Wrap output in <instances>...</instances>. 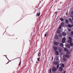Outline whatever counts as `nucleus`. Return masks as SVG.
I'll list each match as a JSON object with an SVG mask.
<instances>
[{
	"label": "nucleus",
	"instance_id": "1",
	"mask_svg": "<svg viewBox=\"0 0 73 73\" xmlns=\"http://www.w3.org/2000/svg\"><path fill=\"white\" fill-rule=\"evenodd\" d=\"M68 42L69 43H71L72 41V38L70 36H69L68 37Z\"/></svg>",
	"mask_w": 73,
	"mask_h": 73
},
{
	"label": "nucleus",
	"instance_id": "2",
	"mask_svg": "<svg viewBox=\"0 0 73 73\" xmlns=\"http://www.w3.org/2000/svg\"><path fill=\"white\" fill-rule=\"evenodd\" d=\"M57 70V68L56 67H54L52 68V72H56Z\"/></svg>",
	"mask_w": 73,
	"mask_h": 73
},
{
	"label": "nucleus",
	"instance_id": "3",
	"mask_svg": "<svg viewBox=\"0 0 73 73\" xmlns=\"http://www.w3.org/2000/svg\"><path fill=\"white\" fill-rule=\"evenodd\" d=\"M53 48L54 49V51H56L57 50L58 48L57 47H56V46H54L53 47Z\"/></svg>",
	"mask_w": 73,
	"mask_h": 73
},
{
	"label": "nucleus",
	"instance_id": "4",
	"mask_svg": "<svg viewBox=\"0 0 73 73\" xmlns=\"http://www.w3.org/2000/svg\"><path fill=\"white\" fill-rule=\"evenodd\" d=\"M65 40H66V38L64 37L62 38V43H64L65 42Z\"/></svg>",
	"mask_w": 73,
	"mask_h": 73
},
{
	"label": "nucleus",
	"instance_id": "5",
	"mask_svg": "<svg viewBox=\"0 0 73 73\" xmlns=\"http://www.w3.org/2000/svg\"><path fill=\"white\" fill-rule=\"evenodd\" d=\"M63 70V68L62 67H60L59 68V70L60 72H62Z\"/></svg>",
	"mask_w": 73,
	"mask_h": 73
},
{
	"label": "nucleus",
	"instance_id": "6",
	"mask_svg": "<svg viewBox=\"0 0 73 73\" xmlns=\"http://www.w3.org/2000/svg\"><path fill=\"white\" fill-rule=\"evenodd\" d=\"M40 12L39 11H38V13H37V16H40Z\"/></svg>",
	"mask_w": 73,
	"mask_h": 73
},
{
	"label": "nucleus",
	"instance_id": "7",
	"mask_svg": "<svg viewBox=\"0 0 73 73\" xmlns=\"http://www.w3.org/2000/svg\"><path fill=\"white\" fill-rule=\"evenodd\" d=\"M65 57H66V58H69L70 57V56L68 55H65Z\"/></svg>",
	"mask_w": 73,
	"mask_h": 73
},
{
	"label": "nucleus",
	"instance_id": "8",
	"mask_svg": "<svg viewBox=\"0 0 73 73\" xmlns=\"http://www.w3.org/2000/svg\"><path fill=\"white\" fill-rule=\"evenodd\" d=\"M53 64L54 65H57L58 64V62L55 61L54 62Z\"/></svg>",
	"mask_w": 73,
	"mask_h": 73
},
{
	"label": "nucleus",
	"instance_id": "9",
	"mask_svg": "<svg viewBox=\"0 0 73 73\" xmlns=\"http://www.w3.org/2000/svg\"><path fill=\"white\" fill-rule=\"evenodd\" d=\"M68 27H69V28H71V27H73V25H71L70 24H68Z\"/></svg>",
	"mask_w": 73,
	"mask_h": 73
},
{
	"label": "nucleus",
	"instance_id": "10",
	"mask_svg": "<svg viewBox=\"0 0 73 73\" xmlns=\"http://www.w3.org/2000/svg\"><path fill=\"white\" fill-rule=\"evenodd\" d=\"M55 39H58V36H57V35H56L55 36Z\"/></svg>",
	"mask_w": 73,
	"mask_h": 73
},
{
	"label": "nucleus",
	"instance_id": "11",
	"mask_svg": "<svg viewBox=\"0 0 73 73\" xmlns=\"http://www.w3.org/2000/svg\"><path fill=\"white\" fill-rule=\"evenodd\" d=\"M65 22L66 24H68V23L69 22V21H68V20L67 19H66L65 20Z\"/></svg>",
	"mask_w": 73,
	"mask_h": 73
},
{
	"label": "nucleus",
	"instance_id": "12",
	"mask_svg": "<svg viewBox=\"0 0 73 73\" xmlns=\"http://www.w3.org/2000/svg\"><path fill=\"white\" fill-rule=\"evenodd\" d=\"M60 31H61L60 30V29H58L57 31V33H60Z\"/></svg>",
	"mask_w": 73,
	"mask_h": 73
},
{
	"label": "nucleus",
	"instance_id": "13",
	"mask_svg": "<svg viewBox=\"0 0 73 73\" xmlns=\"http://www.w3.org/2000/svg\"><path fill=\"white\" fill-rule=\"evenodd\" d=\"M40 58H37V63H38L40 61Z\"/></svg>",
	"mask_w": 73,
	"mask_h": 73
},
{
	"label": "nucleus",
	"instance_id": "14",
	"mask_svg": "<svg viewBox=\"0 0 73 73\" xmlns=\"http://www.w3.org/2000/svg\"><path fill=\"white\" fill-rule=\"evenodd\" d=\"M64 25V22H62L61 23V26L63 27Z\"/></svg>",
	"mask_w": 73,
	"mask_h": 73
},
{
	"label": "nucleus",
	"instance_id": "15",
	"mask_svg": "<svg viewBox=\"0 0 73 73\" xmlns=\"http://www.w3.org/2000/svg\"><path fill=\"white\" fill-rule=\"evenodd\" d=\"M58 42H54V45H58Z\"/></svg>",
	"mask_w": 73,
	"mask_h": 73
},
{
	"label": "nucleus",
	"instance_id": "16",
	"mask_svg": "<svg viewBox=\"0 0 73 73\" xmlns=\"http://www.w3.org/2000/svg\"><path fill=\"white\" fill-rule=\"evenodd\" d=\"M56 54L57 56H58V54H59V52H58V51H56Z\"/></svg>",
	"mask_w": 73,
	"mask_h": 73
},
{
	"label": "nucleus",
	"instance_id": "17",
	"mask_svg": "<svg viewBox=\"0 0 73 73\" xmlns=\"http://www.w3.org/2000/svg\"><path fill=\"white\" fill-rule=\"evenodd\" d=\"M64 51H65V52H67V51H68V49L66 48H64Z\"/></svg>",
	"mask_w": 73,
	"mask_h": 73
},
{
	"label": "nucleus",
	"instance_id": "18",
	"mask_svg": "<svg viewBox=\"0 0 73 73\" xmlns=\"http://www.w3.org/2000/svg\"><path fill=\"white\" fill-rule=\"evenodd\" d=\"M66 54H70V52H69V51H66Z\"/></svg>",
	"mask_w": 73,
	"mask_h": 73
},
{
	"label": "nucleus",
	"instance_id": "19",
	"mask_svg": "<svg viewBox=\"0 0 73 73\" xmlns=\"http://www.w3.org/2000/svg\"><path fill=\"white\" fill-rule=\"evenodd\" d=\"M60 46H62V47H63V46H64L63 44H62V43H60Z\"/></svg>",
	"mask_w": 73,
	"mask_h": 73
},
{
	"label": "nucleus",
	"instance_id": "20",
	"mask_svg": "<svg viewBox=\"0 0 73 73\" xmlns=\"http://www.w3.org/2000/svg\"><path fill=\"white\" fill-rule=\"evenodd\" d=\"M62 35H63V36H66V33H64V32H63L62 33Z\"/></svg>",
	"mask_w": 73,
	"mask_h": 73
},
{
	"label": "nucleus",
	"instance_id": "21",
	"mask_svg": "<svg viewBox=\"0 0 73 73\" xmlns=\"http://www.w3.org/2000/svg\"><path fill=\"white\" fill-rule=\"evenodd\" d=\"M62 67V68H64V66H65V65L64 64H62L61 65Z\"/></svg>",
	"mask_w": 73,
	"mask_h": 73
},
{
	"label": "nucleus",
	"instance_id": "22",
	"mask_svg": "<svg viewBox=\"0 0 73 73\" xmlns=\"http://www.w3.org/2000/svg\"><path fill=\"white\" fill-rule=\"evenodd\" d=\"M38 57H40V55H41V54L40 53V52H39L38 53Z\"/></svg>",
	"mask_w": 73,
	"mask_h": 73
},
{
	"label": "nucleus",
	"instance_id": "23",
	"mask_svg": "<svg viewBox=\"0 0 73 73\" xmlns=\"http://www.w3.org/2000/svg\"><path fill=\"white\" fill-rule=\"evenodd\" d=\"M69 20L70 22H72V19L71 18H69Z\"/></svg>",
	"mask_w": 73,
	"mask_h": 73
},
{
	"label": "nucleus",
	"instance_id": "24",
	"mask_svg": "<svg viewBox=\"0 0 73 73\" xmlns=\"http://www.w3.org/2000/svg\"><path fill=\"white\" fill-rule=\"evenodd\" d=\"M51 70L52 69L51 68H50L49 70V72L50 73H52V72H51Z\"/></svg>",
	"mask_w": 73,
	"mask_h": 73
},
{
	"label": "nucleus",
	"instance_id": "25",
	"mask_svg": "<svg viewBox=\"0 0 73 73\" xmlns=\"http://www.w3.org/2000/svg\"><path fill=\"white\" fill-rule=\"evenodd\" d=\"M48 33L47 32H46V34H45V35H44V37H46V35H48Z\"/></svg>",
	"mask_w": 73,
	"mask_h": 73
},
{
	"label": "nucleus",
	"instance_id": "26",
	"mask_svg": "<svg viewBox=\"0 0 73 73\" xmlns=\"http://www.w3.org/2000/svg\"><path fill=\"white\" fill-rule=\"evenodd\" d=\"M70 45L71 46H73V43H72V42H71V43H70Z\"/></svg>",
	"mask_w": 73,
	"mask_h": 73
},
{
	"label": "nucleus",
	"instance_id": "27",
	"mask_svg": "<svg viewBox=\"0 0 73 73\" xmlns=\"http://www.w3.org/2000/svg\"><path fill=\"white\" fill-rule=\"evenodd\" d=\"M60 20H61V21H64V19H62V18H60Z\"/></svg>",
	"mask_w": 73,
	"mask_h": 73
},
{
	"label": "nucleus",
	"instance_id": "28",
	"mask_svg": "<svg viewBox=\"0 0 73 73\" xmlns=\"http://www.w3.org/2000/svg\"><path fill=\"white\" fill-rule=\"evenodd\" d=\"M61 27H62V26H60L59 27V28H58V29H61Z\"/></svg>",
	"mask_w": 73,
	"mask_h": 73
},
{
	"label": "nucleus",
	"instance_id": "29",
	"mask_svg": "<svg viewBox=\"0 0 73 73\" xmlns=\"http://www.w3.org/2000/svg\"><path fill=\"white\" fill-rule=\"evenodd\" d=\"M59 37H62V35L61 34H59Z\"/></svg>",
	"mask_w": 73,
	"mask_h": 73
},
{
	"label": "nucleus",
	"instance_id": "30",
	"mask_svg": "<svg viewBox=\"0 0 73 73\" xmlns=\"http://www.w3.org/2000/svg\"><path fill=\"white\" fill-rule=\"evenodd\" d=\"M66 58H63V60L64 61H66Z\"/></svg>",
	"mask_w": 73,
	"mask_h": 73
},
{
	"label": "nucleus",
	"instance_id": "31",
	"mask_svg": "<svg viewBox=\"0 0 73 73\" xmlns=\"http://www.w3.org/2000/svg\"><path fill=\"white\" fill-rule=\"evenodd\" d=\"M59 67V65H57V69Z\"/></svg>",
	"mask_w": 73,
	"mask_h": 73
},
{
	"label": "nucleus",
	"instance_id": "32",
	"mask_svg": "<svg viewBox=\"0 0 73 73\" xmlns=\"http://www.w3.org/2000/svg\"><path fill=\"white\" fill-rule=\"evenodd\" d=\"M68 31H69V32H70V31H71V30L70 29H68Z\"/></svg>",
	"mask_w": 73,
	"mask_h": 73
},
{
	"label": "nucleus",
	"instance_id": "33",
	"mask_svg": "<svg viewBox=\"0 0 73 73\" xmlns=\"http://www.w3.org/2000/svg\"><path fill=\"white\" fill-rule=\"evenodd\" d=\"M59 52H62V50H61V49H60L59 50Z\"/></svg>",
	"mask_w": 73,
	"mask_h": 73
},
{
	"label": "nucleus",
	"instance_id": "34",
	"mask_svg": "<svg viewBox=\"0 0 73 73\" xmlns=\"http://www.w3.org/2000/svg\"><path fill=\"white\" fill-rule=\"evenodd\" d=\"M67 47L68 48H70V46H68V45L67 46Z\"/></svg>",
	"mask_w": 73,
	"mask_h": 73
},
{
	"label": "nucleus",
	"instance_id": "35",
	"mask_svg": "<svg viewBox=\"0 0 73 73\" xmlns=\"http://www.w3.org/2000/svg\"><path fill=\"white\" fill-rule=\"evenodd\" d=\"M71 34H72V35H73V31H72L71 32Z\"/></svg>",
	"mask_w": 73,
	"mask_h": 73
},
{
	"label": "nucleus",
	"instance_id": "36",
	"mask_svg": "<svg viewBox=\"0 0 73 73\" xmlns=\"http://www.w3.org/2000/svg\"><path fill=\"white\" fill-rule=\"evenodd\" d=\"M21 64V62H19V66H20V65Z\"/></svg>",
	"mask_w": 73,
	"mask_h": 73
},
{
	"label": "nucleus",
	"instance_id": "37",
	"mask_svg": "<svg viewBox=\"0 0 73 73\" xmlns=\"http://www.w3.org/2000/svg\"><path fill=\"white\" fill-rule=\"evenodd\" d=\"M71 17H73V15H71Z\"/></svg>",
	"mask_w": 73,
	"mask_h": 73
},
{
	"label": "nucleus",
	"instance_id": "38",
	"mask_svg": "<svg viewBox=\"0 0 73 73\" xmlns=\"http://www.w3.org/2000/svg\"><path fill=\"white\" fill-rule=\"evenodd\" d=\"M65 72H66V70L64 71V72L63 73H65Z\"/></svg>",
	"mask_w": 73,
	"mask_h": 73
},
{
	"label": "nucleus",
	"instance_id": "39",
	"mask_svg": "<svg viewBox=\"0 0 73 73\" xmlns=\"http://www.w3.org/2000/svg\"><path fill=\"white\" fill-rule=\"evenodd\" d=\"M9 61L6 64H8V63H9Z\"/></svg>",
	"mask_w": 73,
	"mask_h": 73
},
{
	"label": "nucleus",
	"instance_id": "40",
	"mask_svg": "<svg viewBox=\"0 0 73 73\" xmlns=\"http://www.w3.org/2000/svg\"><path fill=\"white\" fill-rule=\"evenodd\" d=\"M71 13L72 14V15H73V12H72V11L71 12Z\"/></svg>",
	"mask_w": 73,
	"mask_h": 73
},
{
	"label": "nucleus",
	"instance_id": "41",
	"mask_svg": "<svg viewBox=\"0 0 73 73\" xmlns=\"http://www.w3.org/2000/svg\"><path fill=\"white\" fill-rule=\"evenodd\" d=\"M57 11H56V12H55V14L56 15H57Z\"/></svg>",
	"mask_w": 73,
	"mask_h": 73
},
{
	"label": "nucleus",
	"instance_id": "42",
	"mask_svg": "<svg viewBox=\"0 0 73 73\" xmlns=\"http://www.w3.org/2000/svg\"><path fill=\"white\" fill-rule=\"evenodd\" d=\"M19 58V57H18V58Z\"/></svg>",
	"mask_w": 73,
	"mask_h": 73
},
{
	"label": "nucleus",
	"instance_id": "43",
	"mask_svg": "<svg viewBox=\"0 0 73 73\" xmlns=\"http://www.w3.org/2000/svg\"><path fill=\"white\" fill-rule=\"evenodd\" d=\"M53 57H52V60H53Z\"/></svg>",
	"mask_w": 73,
	"mask_h": 73
},
{
	"label": "nucleus",
	"instance_id": "44",
	"mask_svg": "<svg viewBox=\"0 0 73 73\" xmlns=\"http://www.w3.org/2000/svg\"><path fill=\"white\" fill-rule=\"evenodd\" d=\"M39 52H41V50H39Z\"/></svg>",
	"mask_w": 73,
	"mask_h": 73
},
{
	"label": "nucleus",
	"instance_id": "45",
	"mask_svg": "<svg viewBox=\"0 0 73 73\" xmlns=\"http://www.w3.org/2000/svg\"><path fill=\"white\" fill-rule=\"evenodd\" d=\"M37 45V43H36V45Z\"/></svg>",
	"mask_w": 73,
	"mask_h": 73
}]
</instances>
